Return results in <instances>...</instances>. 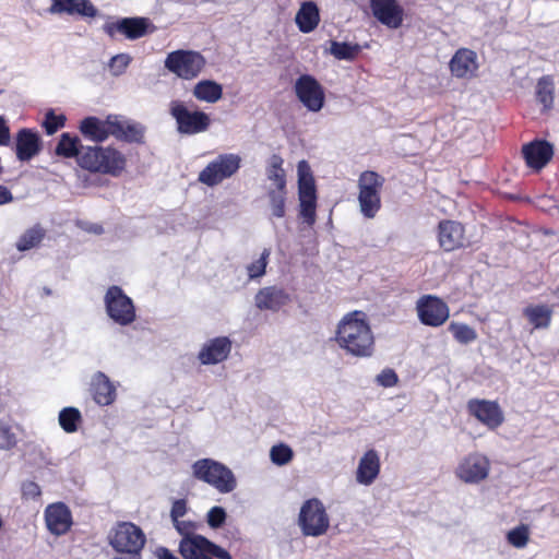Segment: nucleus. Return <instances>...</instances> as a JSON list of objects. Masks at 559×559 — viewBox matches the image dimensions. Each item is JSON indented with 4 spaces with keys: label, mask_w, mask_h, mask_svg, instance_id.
I'll return each instance as SVG.
<instances>
[{
    "label": "nucleus",
    "mask_w": 559,
    "mask_h": 559,
    "mask_svg": "<svg viewBox=\"0 0 559 559\" xmlns=\"http://www.w3.org/2000/svg\"><path fill=\"white\" fill-rule=\"evenodd\" d=\"M338 346L355 357H370L374 349V337L366 314L361 311L347 313L338 323Z\"/></svg>",
    "instance_id": "obj_1"
},
{
    "label": "nucleus",
    "mask_w": 559,
    "mask_h": 559,
    "mask_svg": "<svg viewBox=\"0 0 559 559\" xmlns=\"http://www.w3.org/2000/svg\"><path fill=\"white\" fill-rule=\"evenodd\" d=\"M109 545L117 552L112 559H142L146 536L132 522H118L108 535Z\"/></svg>",
    "instance_id": "obj_2"
},
{
    "label": "nucleus",
    "mask_w": 559,
    "mask_h": 559,
    "mask_svg": "<svg viewBox=\"0 0 559 559\" xmlns=\"http://www.w3.org/2000/svg\"><path fill=\"white\" fill-rule=\"evenodd\" d=\"M124 155L116 148L103 146H81L78 164L91 171L118 176L126 167Z\"/></svg>",
    "instance_id": "obj_3"
},
{
    "label": "nucleus",
    "mask_w": 559,
    "mask_h": 559,
    "mask_svg": "<svg viewBox=\"0 0 559 559\" xmlns=\"http://www.w3.org/2000/svg\"><path fill=\"white\" fill-rule=\"evenodd\" d=\"M192 475L219 493H229L237 487V479L234 472L225 464L213 459L197 460L192 466Z\"/></svg>",
    "instance_id": "obj_4"
},
{
    "label": "nucleus",
    "mask_w": 559,
    "mask_h": 559,
    "mask_svg": "<svg viewBox=\"0 0 559 559\" xmlns=\"http://www.w3.org/2000/svg\"><path fill=\"white\" fill-rule=\"evenodd\" d=\"M169 115L176 121L177 132L181 135H195L206 132L211 127L210 115L200 109H190L182 100H171Z\"/></svg>",
    "instance_id": "obj_5"
},
{
    "label": "nucleus",
    "mask_w": 559,
    "mask_h": 559,
    "mask_svg": "<svg viewBox=\"0 0 559 559\" xmlns=\"http://www.w3.org/2000/svg\"><path fill=\"white\" fill-rule=\"evenodd\" d=\"M206 66L204 56L195 50L178 49L169 52L164 67L182 80L198 78Z\"/></svg>",
    "instance_id": "obj_6"
},
{
    "label": "nucleus",
    "mask_w": 559,
    "mask_h": 559,
    "mask_svg": "<svg viewBox=\"0 0 559 559\" xmlns=\"http://www.w3.org/2000/svg\"><path fill=\"white\" fill-rule=\"evenodd\" d=\"M298 525L304 536L319 537L328 532L330 518L320 499L311 498L302 503Z\"/></svg>",
    "instance_id": "obj_7"
},
{
    "label": "nucleus",
    "mask_w": 559,
    "mask_h": 559,
    "mask_svg": "<svg viewBox=\"0 0 559 559\" xmlns=\"http://www.w3.org/2000/svg\"><path fill=\"white\" fill-rule=\"evenodd\" d=\"M384 178L378 173L366 170L358 179V202L360 212L366 218H373L381 207L380 190Z\"/></svg>",
    "instance_id": "obj_8"
},
{
    "label": "nucleus",
    "mask_w": 559,
    "mask_h": 559,
    "mask_svg": "<svg viewBox=\"0 0 559 559\" xmlns=\"http://www.w3.org/2000/svg\"><path fill=\"white\" fill-rule=\"evenodd\" d=\"M240 165L241 157L238 154H219L200 171L198 180L207 187H215L233 177L239 170Z\"/></svg>",
    "instance_id": "obj_9"
},
{
    "label": "nucleus",
    "mask_w": 559,
    "mask_h": 559,
    "mask_svg": "<svg viewBox=\"0 0 559 559\" xmlns=\"http://www.w3.org/2000/svg\"><path fill=\"white\" fill-rule=\"evenodd\" d=\"M106 312L108 317L117 324L126 326L135 320V307L130 297H128L121 287L110 286L104 297Z\"/></svg>",
    "instance_id": "obj_10"
},
{
    "label": "nucleus",
    "mask_w": 559,
    "mask_h": 559,
    "mask_svg": "<svg viewBox=\"0 0 559 559\" xmlns=\"http://www.w3.org/2000/svg\"><path fill=\"white\" fill-rule=\"evenodd\" d=\"M299 102L309 110L318 112L324 106L325 94L322 85L310 74H301L295 82Z\"/></svg>",
    "instance_id": "obj_11"
},
{
    "label": "nucleus",
    "mask_w": 559,
    "mask_h": 559,
    "mask_svg": "<svg viewBox=\"0 0 559 559\" xmlns=\"http://www.w3.org/2000/svg\"><path fill=\"white\" fill-rule=\"evenodd\" d=\"M104 32L111 38L121 34L130 40H134L152 33L155 26L147 17H122L115 22H107L103 26Z\"/></svg>",
    "instance_id": "obj_12"
},
{
    "label": "nucleus",
    "mask_w": 559,
    "mask_h": 559,
    "mask_svg": "<svg viewBox=\"0 0 559 559\" xmlns=\"http://www.w3.org/2000/svg\"><path fill=\"white\" fill-rule=\"evenodd\" d=\"M489 460L480 453H469L457 465L455 476L466 484H478L487 478Z\"/></svg>",
    "instance_id": "obj_13"
},
{
    "label": "nucleus",
    "mask_w": 559,
    "mask_h": 559,
    "mask_svg": "<svg viewBox=\"0 0 559 559\" xmlns=\"http://www.w3.org/2000/svg\"><path fill=\"white\" fill-rule=\"evenodd\" d=\"M416 310L420 322L428 326H440L449 318V307L440 298L431 295L418 299Z\"/></svg>",
    "instance_id": "obj_14"
},
{
    "label": "nucleus",
    "mask_w": 559,
    "mask_h": 559,
    "mask_svg": "<svg viewBox=\"0 0 559 559\" xmlns=\"http://www.w3.org/2000/svg\"><path fill=\"white\" fill-rule=\"evenodd\" d=\"M372 16L388 28L396 29L404 21V9L397 0H369Z\"/></svg>",
    "instance_id": "obj_15"
},
{
    "label": "nucleus",
    "mask_w": 559,
    "mask_h": 559,
    "mask_svg": "<svg viewBox=\"0 0 559 559\" xmlns=\"http://www.w3.org/2000/svg\"><path fill=\"white\" fill-rule=\"evenodd\" d=\"M467 409L471 415L490 429L499 427L504 420L503 412L495 401L471 400L467 403Z\"/></svg>",
    "instance_id": "obj_16"
},
{
    "label": "nucleus",
    "mask_w": 559,
    "mask_h": 559,
    "mask_svg": "<svg viewBox=\"0 0 559 559\" xmlns=\"http://www.w3.org/2000/svg\"><path fill=\"white\" fill-rule=\"evenodd\" d=\"M45 521L48 531L56 536H60L71 528L72 514L66 503L56 502L46 508Z\"/></svg>",
    "instance_id": "obj_17"
},
{
    "label": "nucleus",
    "mask_w": 559,
    "mask_h": 559,
    "mask_svg": "<svg viewBox=\"0 0 559 559\" xmlns=\"http://www.w3.org/2000/svg\"><path fill=\"white\" fill-rule=\"evenodd\" d=\"M289 302V294L278 286L263 287L254 296V305L259 310L276 312Z\"/></svg>",
    "instance_id": "obj_18"
},
{
    "label": "nucleus",
    "mask_w": 559,
    "mask_h": 559,
    "mask_svg": "<svg viewBox=\"0 0 559 559\" xmlns=\"http://www.w3.org/2000/svg\"><path fill=\"white\" fill-rule=\"evenodd\" d=\"M524 159L528 167L540 170L554 155V146L545 140H535L522 148Z\"/></svg>",
    "instance_id": "obj_19"
},
{
    "label": "nucleus",
    "mask_w": 559,
    "mask_h": 559,
    "mask_svg": "<svg viewBox=\"0 0 559 559\" xmlns=\"http://www.w3.org/2000/svg\"><path fill=\"white\" fill-rule=\"evenodd\" d=\"M438 240L444 251H453L464 246V227L454 221H442L438 225Z\"/></svg>",
    "instance_id": "obj_20"
},
{
    "label": "nucleus",
    "mask_w": 559,
    "mask_h": 559,
    "mask_svg": "<svg viewBox=\"0 0 559 559\" xmlns=\"http://www.w3.org/2000/svg\"><path fill=\"white\" fill-rule=\"evenodd\" d=\"M111 135L128 143H143L144 127L138 122L124 119L121 116H111Z\"/></svg>",
    "instance_id": "obj_21"
},
{
    "label": "nucleus",
    "mask_w": 559,
    "mask_h": 559,
    "mask_svg": "<svg viewBox=\"0 0 559 559\" xmlns=\"http://www.w3.org/2000/svg\"><path fill=\"white\" fill-rule=\"evenodd\" d=\"M49 12L82 17H95L98 14V10L91 0H51Z\"/></svg>",
    "instance_id": "obj_22"
},
{
    "label": "nucleus",
    "mask_w": 559,
    "mask_h": 559,
    "mask_svg": "<svg viewBox=\"0 0 559 559\" xmlns=\"http://www.w3.org/2000/svg\"><path fill=\"white\" fill-rule=\"evenodd\" d=\"M41 148L39 134L27 128L21 129L16 134V157L21 162L31 160Z\"/></svg>",
    "instance_id": "obj_23"
},
{
    "label": "nucleus",
    "mask_w": 559,
    "mask_h": 559,
    "mask_svg": "<svg viewBox=\"0 0 559 559\" xmlns=\"http://www.w3.org/2000/svg\"><path fill=\"white\" fill-rule=\"evenodd\" d=\"M111 116L109 115L105 120H100L97 117L90 116L84 118L80 123L81 133L88 140L96 143L104 142L111 135L112 122Z\"/></svg>",
    "instance_id": "obj_24"
},
{
    "label": "nucleus",
    "mask_w": 559,
    "mask_h": 559,
    "mask_svg": "<svg viewBox=\"0 0 559 559\" xmlns=\"http://www.w3.org/2000/svg\"><path fill=\"white\" fill-rule=\"evenodd\" d=\"M231 349V343L227 337H216L206 343L199 353L202 365H214L224 361Z\"/></svg>",
    "instance_id": "obj_25"
},
{
    "label": "nucleus",
    "mask_w": 559,
    "mask_h": 559,
    "mask_svg": "<svg viewBox=\"0 0 559 559\" xmlns=\"http://www.w3.org/2000/svg\"><path fill=\"white\" fill-rule=\"evenodd\" d=\"M91 392L96 404L108 406L116 400V386L102 371H97L91 381Z\"/></svg>",
    "instance_id": "obj_26"
},
{
    "label": "nucleus",
    "mask_w": 559,
    "mask_h": 559,
    "mask_svg": "<svg viewBox=\"0 0 559 559\" xmlns=\"http://www.w3.org/2000/svg\"><path fill=\"white\" fill-rule=\"evenodd\" d=\"M476 52L467 49H459L450 60V70L456 78L472 76L477 71Z\"/></svg>",
    "instance_id": "obj_27"
},
{
    "label": "nucleus",
    "mask_w": 559,
    "mask_h": 559,
    "mask_svg": "<svg viewBox=\"0 0 559 559\" xmlns=\"http://www.w3.org/2000/svg\"><path fill=\"white\" fill-rule=\"evenodd\" d=\"M380 473V457L376 450H368L359 460L356 480L360 485L369 486Z\"/></svg>",
    "instance_id": "obj_28"
},
{
    "label": "nucleus",
    "mask_w": 559,
    "mask_h": 559,
    "mask_svg": "<svg viewBox=\"0 0 559 559\" xmlns=\"http://www.w3.org/2000/svg\"><path fill=\"white\" fill-rule=\"evenodd\" d=\"M295 22L301 33L308 34L317 28L320 22V12L316 2H302L295 16Z\"/></svg>",
    "instance_id": "obj_29"
},
{
    "label": "nucleus",
    "mask_w": 559,
    "mask_h": 559,
    "mask_svg": "<svg viewBox=\"0 0 559 559\" xmlns=\"http://www.w3.org/2000/svg\"><path fill=\"white\" fill-rule=\"evenodd\" d=\"M205 544H207V538L204 536L181 538L178 549L185 559H212Z\"/></svg>",
    "instance_id": "obj_30"
},
{
    "label": "nucleus",
    "mask_w": 559,
    "mask_h": 559,
    "mask_svg": "<svg viewBox=\"0 0 559 559\" xmlns=\"http://www.w3.org/2000/svg\"><path fill=\"white\" fill-rule=\"evenodd\" d=\"M192 95L200 102L215 104L223 97V86L213 80H201L193 86Z\"/></svg>",
    "instance_id": "obj_31"
},
{
    "label": "nucleus",
    "mask_w": 559,
    "mask_h": 559,
    "mask_svg": "<svg viewBox=\"0 0 559 559\" xmlns=\"http://www.w3.org/2000/svg\"><path fill=\"white\" fill-rule=\"evenodd\" d=\"M524 316L535 329H546L551 322L552 310L547 305L528 306Z\"/></svg>",
    "instance_id": "obj_32"
},
{
    "label": "nucleus",
    "mask_w": 559,
    "mask_h": 559,
    "mask_svg": "<svg viewBox=\"0 0 559 559\" xmlns=\"http://www.w3.org/2000/svg\"><path fill=\"white\" fill-rule=\"evenodd\" d=\"M286 195V186L267 188L266 197L273 217L282 218L285 216Z\"/></svg>",
    "instance_id": "obj_33"
},
{
    "label": "nucleus",
    "mask_w": 559,
    "mask_h": 559,
    "mask_svg": "<svg viewBox=\"0 0 559 559\" xmlns=\"http://www.w3.org/2000/svg\"><path fill=\"white\" fill-rule=\"evenodd\" d=\"M45 237V229L40 225H35L26 229L16 241V249L21 252L31 250L39 246Z\"/></svg>",
    "instance_id": "obj_34"
},
{
    "label": "nucleus",
    "mask_w": 559,
    "mask_h": 559,
    "mask_svg": "<svg viewBox=\"0 0 559 559\" xmlns=\"http://www.w3.org/2000/svg\"><path fill=\"white\" fill-rule=\"evenodd\" d=\"M283 158L278 154H273L266 165V178L272 181L273 185L271 187H285L286 186V176L285 170L283 169Z\"/></svg>",
    "instance_id": "obj_35"
},
{
    "label": "nucleus",
    "mask_w": 559,
    "mask_h": 559,
    "mask_svg": "<svg viewBox=\"0 0 559 559\" xmlns=\"http://www.w3.org/2000/svg\"><path fill=\"white\" fill-rule=\"evenodd\" d=\"M81 146L83 145L80 143L78 136H72L69 133H62L55 152L59 156L67 158L76 157L78 159Z\"/></svg>",
    "instance_id": "obj_36"
},
{
    "label": "nucleus",
    "mask_w": 559,
    "mask_h": 559,
    "mask_svg": "<svg viewBox=\"0 0 559 559\" xmlns=\"http://www.w3.org/2000/svg\"><path fill=\"white\" fill-rule=\"evenodd\" d=\"M330 53L337 60L353 61L361 51L358 44L331 40Z\"/></svg>",
    "instance_id": "obj_37"
},
{
    "label": "nucleus",
    "mask_w": 559,
    "mask_h": 559,
    "mask_svg": "<svg viewBox=\"0 0 559 559\" xmlns=\"http://www.w3.org/2000/svg\"><path fill=\"white\" fill-rule=\"evenodd\" d=\"M81 419V413L75 407H66L59 413V424L68 433H72L78 430Z\"/></svg>",
    "instance_id": "obj_38"
},
{
    "label": "nucleus",
    "mask_w": 559,
    "mask_h": 559,
    "mask_svg": "<svg viewBox=\"0 0 559 559\" xmlns=\"http://www.w3.org/2000/svg\"><path fill=\"white\" fill-rule=\"evenodd\" d=\"M448 329L453 334L455 341L460 344L466 345L477 338L475 329L465 323L451 322Z\"/></svg>",
    "instance_id": "obj_39"
},
{
    "label": "nucleus",
    "mask_w": 559,
    "mask_h": 559,
    "mask_svg": "<svg viewBox=\"0 0 559 559\" xmlns=\"http://www.w3.org/2000/svg\"><path fill=\"white\" fill-rule=\"evenodd\" d=\"M294 456V452L290 447L284 443L273 445L270 451L271 461L277 465L283 466L288 464Z\"/></svg>",
    "instance_id": "obj_40"
},
{
    "label": "nucleus",
    "mask_w": 559,
    "mask_h": 559,
    "mask_svg": "<svg viewBox=\"0 0 559 559\" xmlns=\"http://www.w3.org/2000/svg\"><path fill=\"white\" fill-rule=\"evenodd\" d=\"M528 538L530 530L524 524L512 528L507 535L508 543L515 548H524L528 543Z\"/></svg>",
    "instance_id": "obj_41"
},
{
    "label": "nucleus",
    "mask_w": 559,
    "mask_h": 559,
    "mask_svg": "<svg viewBox=\"0 0 559 559\" xmlns=\"http://www.w3.org/2000/svg\"><path fill=\"white\" fill-rule=\"evenodd\" d=\"M536 98L544 106L545 109H549L554 103V90L549 82L545 79H540L536 86Z\"/></svg>",
    "instance_id": "obj_42"
},
{
    "label": "nucleus",
    "mask_w": 559,
    "mask_h": 559,
    "mask_svg": "<svg viewBox=\"0 0 559 559\" xmlns=\"http://www.w3.org/2000/svg\"><path fill=\"white\" fill-rule=\"evenodd\" d=\"M270 257V250L264 249L261 253L260 258L253 262H251L247 266L248 276L250 280H255L265 274V269L267 265V259Z\"/></svg>",
    "instance_id": "obj_43"
},
{
    "label": "nucleus",
    "mask_w": 559,
    "mask_h": 559,
    "mask_svg": "<svg viewBox=\"0 0 559 559\" xmlns=\"http://www.w3.org/2000/svg\"><path fill=\"white\" fill-rule=\"evenodd\" d=\"M16 443V435L12 430V427L3 419H0V449L11 450Z\"/></svg>",
    "instance_id": "obj_44"
},
{
    "label": "nucleus",
    "mask_w": 559,
    "mask_h": 559,
    "mask_svg": "<svg viewBox=\"0 0 559 559\" xmlns=\"http://www.w3.org/2000/svg\"><path fill=\"white\" fill-rule=\"evenodd\" d=\"M132 58L128 53H118L114 56L108 63L109 71L114 76H120L123 74L131 63Z\"/></svg>",
    "instance_id": "obj_45"
},
{
    "label": "nucleus",
    "mask_w": 559,
    "mask_h": 559,
    "mask_svg": "<svg viewBox=\"0 0 559 559\" xmlns=\"http://www.w3.org/2000/svg\"><path fill=\"white\" fill-rule=\"evenodd\" d=\"M66 123V117L63 115H56L52 109L48 110L45 115L43 127L48 135L53 134Z\"/></svg>",
    "instance_id": "obj_46"
},
{
    "label": "nucleus",
    "mask_w": 559,
    "mask_h": 559,
    "mask_svg": "<svg viewBox=\"0 0 559 559\" xmlns=\"http://www.w3.org/2000/svg\"><path fill=\"white\" fill-rule=\"evenodd\" d=\"M299 200H317V191L313 177L301 178L298 180Z\"/></svg>",
    "instance_id": "obj_47"
},
{
    "label": "nucleus",
    "mask_w": 559,
    "mask_h": 559,
    "mask_svg": "<svg viewBox=\"0 0 559 559\" xmlns=\"http://www.w3.org/2000/svg\"><path fill=\"white\" fill-rule=\"evenodd\" d=\"M299 215L304 222L312 226L316 223L317 200H299Z\"/></svg>",
    "instance_id": "obj_48"
},
{
    "label": "nucleus",
    "mask_w": 559,
    "mask_h": 559,
    "mask_svg": "<svg viewBox=\"0 0 559 559\" xmlns=\"http://www.w3.org/2000/svg\"><path fill=\"white\" fill-rule=\"evenodd\" d=\"M226 511L222 507H213L206 514V522L211 528H219L226 521Z\"/></svg>",
    "instance_id": "obj_49"
},
{
    "label": "nucleus",
    "mask_w": 559,
    "mask_h": 559,
    "mask_svg": "<svg viewBox=\"0 0 559 559\" xmlns=\"http://www.w3.org/2000/svg\"><path fill=\"white\" fill-rule=\"evenodd\" d=\"M174 527L182 536V538H192L194 536H200L195 534L198 528V524L193 521H183L177 520V522H173Z\"/></svg>",
    "instance_id": "obj_50"
},
{
    "label": "nucleus",
    "mask_w": 559,
    "mask_h": 559,
    "mask_svg": "<svg viewBox=\"0 0 559 559\" xmlns=\"http://www.w3.org/2000/svg\"><path fill=\"white\" fill-rule=\"evenodd\" d=\"M188 512V503L186 499H177L173 502L171 509H170V519L171 522H177V520H180L182 516H185Z\"/></svg>",
    "instance_id": "obj_51"
},
{
    "label": "nucleus",
    "mask_w": 559,
    "mask_h": 559,
    "mask_svg": "<svg viewBox=\"0 0 559 559\" xmlns=\"http://www.w3.org/2000/svg\"><path fill=\"white\" fill-rule=\"evenodd\" d=\"M397 374L392 369H384L377 376L378 384L391 388L397 383Z\"/></svg>",
    "instance_id": "obj_52"
},
{
    "label": "nucleus",
    "mask_w": 559,
    "mask_h": 559,
    "mask_svg": "<svg viewBox=\"0 0 559 559\" xmlns=\"http://www.w3.org/2000/svg\"><path fill=\"white\" fill-rule=\"evenodd\" d=\"M41 496V489L35 481H25L22 484V497L24 499H37Z\"/></svg>",
    "instance_id": "obj_53"
},
{
    "label": "nucleus",
    "mask_w": 559,
    "mask_h": 559,
    "mask_svg": "<svg viewBox=\"0 0 559 559\" xmlns=\"http://www.w3.org/2000/svg\"><path fill=\"white\" fill-rule=\"evenodd\" d=\"M207 547V552L210 558L214 559H233L230 554L222 548L221 546L214 544L213 542L207 539V544H205Z\"/></svg>",
    "instance_id": "obj_54"
},
{
    "label": "nucleus",
    "mask_w": 559,
    "mask_h": 559,
    "mask_svg": "<svg viewBox=\"0 0 559 559\" xmlns=\"http://www.w3.org/2000/svg\"><path fill=\"white\" fill-rule=\"evenodd\" d=\"M10 143V129L7 124L5 119L0 116V146L8 145Z\"/></svg>",
    "instance_id": "obj_55"
},
{
    "label": "nucleus",
    "mask_w": 559,
    "mask_h": 559,
    "mask_svg": "<svg viewBox=\"0 0 559 559\" xmlns=\"http://www.w3.org/2000/svg\"><path fill=\"white\" fill-rule=\"evenodd\" d=\"M297 173H298V180H301V178H308L312 177L310 166L306 160H300L297 166Z\"/></svg>",
    "instance_id": "obj_56"
},
{
    "label": "nucleus",
    "mask_w": 559,
    "mask_h": 559,
    "mask_svg": "<svg viewBox=\"0 0 559 559\" xmlns=\"http://www.w3.org/2000/svg\"><path fill=\"white\" fill-rule=\"evenodd\" d=\"M37 454H38V460H35V463H36L38 466H49V465H53L52 459L50 457V455H49V454L45 453V451H44V450L38 449V450H37Z\"/></svg>",
    "instance_id": "obj_57"
},
{
    "label": "nucleus",
    "mask_w": 559,
    "mask_h": 559,
    "mask_svg": "<svg viewBox=\"0 0 559 559\" xmlns=\"http://www.w3.org/2000/svg\"><path fill=\"white\" fill-rule=\"evenodd\" d=\"M155 557L157 559H179L166 547H157L155 550Z\"/></svg>",
    "instance_id": "obj_58"
},
{
    "label": "nucleus",
    "mask_w": 559,
    "mask_h": 559,
    "mask_svg": "<svg viewBox=\"0 0 559 559\" xmlns=\"http://www.w3.org/2000/svg\"><path fill=\"white\" fill-rule=\"evenodd\" d=\"M12 200L13 195L11 191L7 187L0 185V205L7 204Z\"/></svg>",
    "instance_id": "obj_59"
},
{
    "label": "nucleus",
    "mask_w": 559,
    "mask_h": 559,
    "mask_svg": "<svg viewBox=\"0 0 559 559\" xmlns=\"http://www.w3.org/2000/svg\"><path fill=\"white\" fill-rule=\"evenodd\" d=\"M86 231L88 233H93L95 235H102L104 233V228L102 225L99 224H94V223H91V224H85V226L83 227Z\"/></svg>",
    "instance_id": "obj_60"
},
{
    "label": "nucleus",
    "mask_w": 559,
    "mask_h": 559,
    "mask_svg": "<svg viewBox=\"0 0 559 559\" xmlns=\"http://www.w3.org/2000/svg\"><path fill=\"white\" fill-rule=\"evenodd\" d=\"M2 93V91L0 90V94Z\"/></svg>",
    "instance_id": "obj_61"
}]
</instances>
